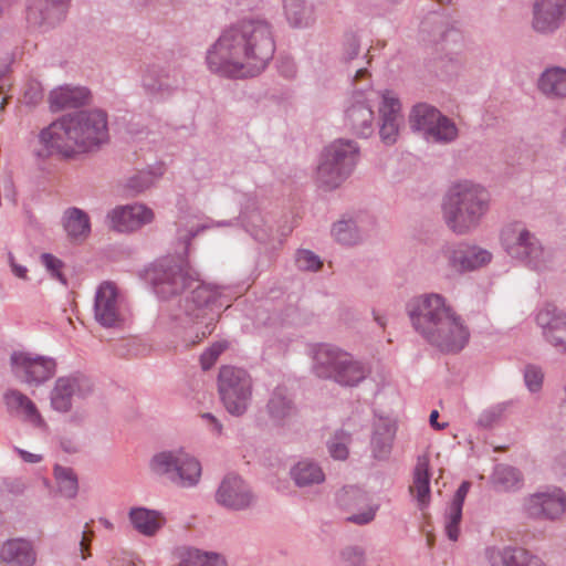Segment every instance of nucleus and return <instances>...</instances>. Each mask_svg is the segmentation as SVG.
<instances>
[{
	"mask_svg": "<svg viewBox=\"0 0 566 566\" xmlns=\"http://www.w3.org/2000/svg\"><path fill=\"white\" fill-rule=\"evenodd\" d=\"M356 69V119L359 117L360 124L356 135L363 138L371 136L375 132L374 104L382 94L371 88L369 81L370 73L366 65H357Z\"/></svg>",
	"mask_w": 566,
	"mask_h": 566,
	"instance_id": "f8f14e48",
	"label": "nucleus"
},
{
	"mask_svg": "<svg viewBox=\"0 0 566 566\" xmlns=\"http://www.w3.org/2000/svg\"><path fill=\"white\" fill-rule=\"evenodd\" d=\"M347 494H348V491H347V490H345V489H344V490H342V491L338 493V495H337L338 501H339L340 503H345V496H346Z\"/></svg>",
	"mask_w": 566,
	"mask_h": 566,
	"instance_id": "0e129e2a",
	"label": "nucleus"
},
{
	"mask_svg": "<svg viewBox=\"0 0 566 566\" xmlns=\"http://www.w3.org/2000/svg\"><path fill=\"white\" fill-rule=\"evenodd\" d=\"M69 0H29L27 19L32 24L60 21L66 10Z\"/></svg>",
	"mask_w": 566,
	"mask_h": 566,
	"instance_id": "393cba45",
	"label": "nucleus"
},
{
	"mask_svg": "<svg viewBox=\"0 0 566 566\" xmlns=\"http://www.w3.org/2000/svg\"><path fill=\"white\" fill-rule=\"evenodd\" d=\"M23 97L29 104H36L43 97V88L38 80H30L25 83Z\"/></svg>",
	"mask_w": 566,
	"mask_h": 566,
	"instance_id": "8fccbe9b",
	"label": "nucleus"
},
{
	"mask_svg": "<svg viewBox=\"0 0 566 566\" xmlns=\"http://www.w3.org/2000/svg\"><path fill=\"white\" fill-rule=\"evenodd\" d=\"M313 370L319 378L333 379L339 385L352 384L354 360L350 353L336 346L321 344L314 350Z\"/></svg>",
	"mask_w": 566,
	"mask_h": 566,
	"instance_id": "1a4fd4ad",
	"label": "nucleus"
},
{
	"mask_svg": "<svg viewBox=\"0 0 566 566\" xmlns=\"http://www.w3.org/2000/svg\"><path fill=\"white\" fill-rule=\"evenodd\" d=\"M353 155L354 146L349 140L333 143L324 153L317 168L318 181L326 188L337 187L349 175L346 166L352 161Z\"/></svg>",
	"mask_w": 566,
	"mask_h": 566,
	"instance_id": "9b49d317",
	"label": "nucleus"
},
{
	"mask_svg": "<svg viewBox=\"0 0 566 566\" xmlns=\"http://www.w3.org/2000/svg\"><path fill=\"white\" fill-rule=\"evenodd\" d=\"M462 520V506L450 504L446 513V533L449 539L459 538V525Z\"/></svg>",
	"mask_w": 566,
	"mask_h": 566,
	"instance_id": "79ce46f5",
	"label": "nucleus"
},
{
	"mask_svg": "<svg viewBox=\"0 0 566 566\" xmlns=\"http://www.w3.org/2000/svg\"><path fill=\"white\" fill-rule=\"evenodd\" d=\"M452 31L449 23L438 17L428 18L421 23L422 40L432 44L444 42Z\"/></svg>",
	"mask_w": 566,
	"mask_h": 566,
	"instance_id": "4c0bfd02",
	"label": "nucleus"
},
{
	"mask_svg": "<svg viewBox=\"0 0 566 566\" xmlns=\"http://www.w3.org/2000/svg\"><path fill=\"white\" fill-rule=\"evenodd\" d=\"M501 407H492L481 413L478 424L484 429L491 428L502 416Z\"/></svg>",
	"mask_w": 566,
	"mask_h": 566,
	"instance_id": "3c124183",
	"label": "nucleus"
},
{
	"mask_svg": "<svg viewBox=\"0 0 566 566\" xmlns=\"http://www.w3.org/2000/svg\"><path fill=\"white\" fill-rule=\"evenodd\" d=\"M70 117L64 116L40 130L32 144V155L42 163L53 156L70 158L78 153Z\"/></svg>",
	"mask_w": 566,
	"mask_h": 566,
	"instance_id": "0eeeda50",
	"label": "nucleus"
},
{
	"mask_svg": "<svg viewBox=\"0 0 566 566\" xmlns=\"http://www.w3.org/2000/svg\"><path fill=\"white\" fill-rule=\"evenodd\" d=\"M4 402L9 409L21 411L25 419L34 426L41 427L44 424L33 401L19 390H8L4 394Z\"/></svg>",
	"mask_w": 566,
	"mask_h": 566,
	"instance_id": "2f4dec72",
	"label": "nucleus"
},
{
	"mask_svg": "<svg viewBox=\"0 0 566 566\" xmlns=\"http://www.w3.org/2000/svg\"><path fill=\"white\" fill-rule=\"evenodd\" d=\"M441 112L427 103H419L411 109L409 124L413 130L422 132L423 135L428 129L433 127L434 120L440 118Z\"/></svg>",
	"mask_w": 566,
	"mask_h": 566,
	"instance_id": "72a5a7b5",
	"label": "nucleus"
},
{
	"mask_svg": "<svg viewBox=\"0 0 566 566\" xmlns=\"http://www.w3.org/2000/svg\"><path fill=\"white\" fill-rule=\"evenodd\" d=\"M296 265L300 270L317 271L322 268L321 259L308 250H301L296 255Z\"/></svg>",
	"mask_w": 566,
	"mask_h": 566,
	"instance_id": "a18cd8bd",
	"label": "nucleus"
},
{
	"mask_svg": "<svg viewBox=\"0 0 566 566\" xmlns=\"http://www.w3.org/2000/svg\"><path fill=\"white\" fill-rule=\"evenodd\" d=\"M149 275L155 292L163 298L191 289L190 295L186 298V313L197 318L206 316L207 308L216 304L221 296L219 287L201 282L198 274L184 262L160 263L151 270Z\"/></svg>",
	"mask_w": 566,
	"mask_h": 566,
	"instance_id": "7ed1b4c3",
	"label": "nucleus"
},
{
	"mask_svg": "<svg viewBox=\"0 0 566 566\" xmlns=\"http://www.w3.org/2000/svg\"><path fill=\"white\" fill-rule=\"evenodd\" d=\"M491 481L496 491H516L523 486L522 472L509 464H497L491 475Z\"/></svg>",
	"mask_w": 566,
	"mask_h": 566,
	"instance_id": "7c9ffc66",
	"label": "nucleus"
},
{
	"mask_svg": "<svg viewBox=\"0 0 566 566\" xmlns=\"http://www.w3.org/2000/svg\"><path fill=\"white\" fill-rule=\"evenodd\" d=\"M55 361L52 358L27 352H15L11 355L13 375L29 386H38L49 380L55 374Z\"/></svg>",
	"mask_w": 566,
	"mask_h": 566,
	"instance_id": "ddd939ff",
	"label": "nucleus"
},
{
	"mask_svg": "<svg viewBox=\"0 0 566 566\" xmlns=\"http://www.w3.org/2000/svg\"><path fill=\"white\" fill-rule=\"evenodd\" d=\"M269 409L274 417H284L291 409L290 401L280 392H275L269 402Z\"/></svg>",
	"mask_w": 566,
	"mask_h": 566,
	"instance_id": "09e8293b",
	"label": "nucleus"
},
{
	"mask_svg": "<svg viewBox=\"0 0 566 566\" xmlns=\"http://www.w3.org/2000/svg\"><path fill=\"white\" fill-rule=\"evenodd\" d=\"M501 242L505 252L536 272H544L553 266V254L546 250L535 233L520 221L509 223L501 231Z\"/></svg>",
	"mask_w": 566,
	"mask_h": 566,
	"instance_id": "39448f33",
	"label": "nucleus"
},
{
	"mask_svg": "<svg viewBox=\"0 0 566 566\" xmlns=\"http://www.w3.org/2000/svg\"><path fill=\"white\" fill-rule=\"evenodd\" d=\"M95 319L105 327H114L123 321L122 298L116 285L103 282L95 294Z\"/></svg>",
	"mask_w": 566,
	"mask_h": 566,
	"instance_id": "2eb2a0df",
	"label": "nucleus"
},
{
	"mask_svg": "<svg viewBox=\"0 0 566 566\" xmlns=\"http://www.w3.org/2000/svg\"><path fill=\"white\" fill-rule=\"evenodd\" d=\"M356 566H366L365 552L358 547H356Z\"/></svg>",
	"mask_w": 566,
	"mask_h": 566,
	"instance_id": "e2e57ef3",
	"label": "nucleus"
},
{
	"mask_svg": "<svg viewBox=\"0 0 566 566\" xmlns=\"http://www.w3.org/2000/svg\"><path fill=\"white\" fill-rule=\"evenodd\" d=\"M562 142L564 145H566V128L562 133Z\"/></svg>",
	"mask_w": 566,
	"mask_h": 566,
	"instance_id": "774afa93",
	"label": "nucleus"
},
{
	"mask_svg": "<svg viewBox=\"0 0 566 566\" xmlns=\"http://www.w3.org/2000/svg\"><path fill=\"white\" fill-rule=\"evenodd\" d=\"M252 378L247 370L222 366L218 376V391L226 410L233 416L243 415L252 398Z\"/></svg>",
	"mask_w": 566,
	"mask_h": 566,
	"instance_id": "6e6552de",
	"label": "nucleus"
},
{
	"mask_svg": "<svg viewBox=\"0 0 566 566\" xmlns=\"http://www.w3.org/2000/svg\"><path fill=\"white\" fill-rule=\"evenodd\" d=\"M417 333L443 354H458L469 342L470 332L462 318L436 293L420 295L407 304Z\"/></svg>",
	"mask_w": 566,
	"mask_h": 566,
	"instance_id": "f03ea898",
	"label": "nucleus"
},
{
	"mask_svg": "<svg viewBox=\"0 0 566 566\" xmlns=\"http://www.w3.org/2000/svg\"><path fill=\"white\" fill-rule=\"evenodd\" d=\"M381 105L379 106L380 126L379 136L384 144L390 146L397 142L399 126L402 120L401 103L398 97L387 91L381 95Z\"/></svg>",
	"mask_w": 566,
	"mask_h": 566,
	"instance_id": "4be33fe9",
	"label": "nucleus"
},
{
	"mask_svg": "<svg viewBox=\"0 0 566 566\" xmlns=\"http://www.w3.org/2000/svg\"><path fill=\"white\" fill-rule=\"evenodd\" d=\"M128 518L134 530L147 537L155 536L166 524V517L160 511L143 506L132 507Z\"/></svg>",
	"mask_w": 566,
	"mask_h": 566,
	"instance_id": "a878e982",
	"label": "nucleus"
},
{
	"mask_svg": "<svg viewBox=\"0 0 566 566\" xmlns=\"http://www.w3.org/2000/svg\"><path fill=\"white\" fill-rule=\"evenodd\" d=\"M524 512L535 520H558L566 512V493L556 489L552 493H535L523 503Z\"/></svg>",
	"mask_w": 566,
	"mask_h": 566,
	"instance_id": "dca6fc26",
	"label": "nucleus"
},
{
	"mask_svg": "<svg viewBox=\"0 0 566 566\" xmlns=\"http://www.w3.org/2000/svg\"><path fill=\"white\" fill-rule=\"evenodd\" d=\"M0 557L9 566H32L35 563V553L31 544L24 539H11L4 543Z\"/></svg>",
	"mask_w": 566,
	"mask_h": 566,
	"instance_id": "c85d7f7f",
	"label": "nucleus"
},
{
	"mask_svg": "<svg viewBox=\"0 0 566 566\" xmlns=\"http://www.w3.org/2000/svg\"><path fill=\"white\" fill-rule=\"evenodd\" d=\"M471 483L469 481H463L458 490L454 493V496L450 504L462 506L465 500V496L470 490Z\"/></svg>",
	"mask_w": 566,
	"mask_h": 566,
	"instance_id": "5fc2aeb1",
	"label": "nucleus"
},
{
	"mask_svg": "<svg viewBox=\"0 0 566 566\" xmlns=\"http://www.w3.org/2000/svg\"><path fill=\"white\" fill-rule=\"evenodd\" d=\"M6 104H7V97H6V96H3V95L0 93V109H3Z\"/></svg>",
	"mask_w": 566,
	"mask_h": 566,
	"instance_id": "69168bd1",
	"label": "nucleus"
},
{
	"mask_svg": "<svg viewBox=\"0 0 566 566\" xmlns=\"http://www.w3.org/2000/svg\"><path fill=\"white\" fill-rule=\"evenodd\" d=\"M54 473L59 491L66 497L75 496L77 492V480L72 470L57 465L54 469Z\"/></svg>",
	"mask_w": 566,
	"mask_h": 566,
	"instance_id": "a19ab883",
	"label": "nucleus"
},
{
	"mask_svg": "<svg viewBox=\"0 0 566 566\" xmlns=\"http://www.w3.org/2000/svg\"><path fill=\"white\" fill-rule=\"evenodd\" d=\"M545 339L558 352L566 353V314L555 305L547 304L536 315Z\"/></svg>",
	"mask_w": 566,
	"mask_h": 566,
	"instance_id": "aec40b11",
	"label": "nucleus"
},
{
	"mask_svg": "<svg viewBox=\"0 0 566 566\" xmlns=\"http://www.w3.org/2000/svg\"><path fill=\"white\" fill-rule=\"evenodd\" d=\"M537 86L539 92L549 99H563L566 97V69L552 66L539 76Z\"/></svg>",
	"mask_w": 566,
	"mask_h": 566,
	"instance_id": "cd10ccee",
	"label": "nucleus"
},
{
	"mask_svg": "<svg viewBox=\"0 0 566 566\" xmlns=\"http://www.w3.org/2000/svg\"><path fill=\"white\" fill-rule=\"evenodd\" d=\"M397 429L396 420L375 413L370 438V451L375 460L385 462L390 459Z\"/></svg>",
	"mask_w": 566,
	"mask_h": 566,
	"instance_id": "6ab92c4d",
	"label": "nucleus"
},
{
	"mask_svg": "<svg viewBox=\"0 0 566 566\" xmlns=\"http://www.w3.org/2000/svg\"><path fill=\"white\" fill-rule=\"evenodd\" d=\"M42 262L45 268L51 272L53 277H56L64 282L61 273L62 263L59 259L51 254H43Z\"/></svg>",
	"mask_w": 566,
	"mask_h": 566,
	"instance_id": "864d4df0",
	"label": "nucleus"
},
{
	"mask_svg": "<svg viewBox=\"0 0 566 566\" xmlns=\"http://www.w3.org/2000/svg\"><path fill=\"white\" fill-rule=\"evenodd\" d=\"M107 218L113 230L128 233L151 223L155 212L143 203H134L115 207L108 212Z\"/></svg>",
	"mask_w": 566,
	"mask_h": 566,
	"instance_id": "f3484780",
	"label": "nucleus"
},
{
	"mask_svg": "<svg viewBox=\"0 0 566 566\" xmlns=\"http://www.w3.org/2000/svg\"><path fill=\"white\" fill-rule=\"evenodd\" d=\"M566 18V0H536L532 25L536 32L552 33Z\"/></svg>",
	"mask_w": 566,
	"mask_h": 566,
	"instance_id": "5701e85b",
	"label": "nucleus"
},
{
	"mask_svg": "<svg viewBox=\"0 0 566 566\" xmlns=\"http://www.w3.org/2000/svg\"><path fill=\"white\" fill-rule=\"evenodd\" d=\"M486 557L492 566H541V558L522 547H491Z\"/></svg>",
	"mask_w": 566,
	"mask_h": 566,
	"instance_id": "b1692460",
	"label": "nucleus"
},
{
	"mask_svg": "<svg viewBox=\"0 0 566 566\" xmlns=\"http://www.w3.org/2000/svg\"><path fill=\"white\" fill-rule=\"evenodd\" d=\"M410 493L416 494L419 510L423 511L430 503V472L429 458L420 455L413 470V482L409 488Z\"/></svg>",
	"mask_w": 566,
	"mask_h": 566,
	"instance_id": "bb28decb",
	"label": "nucleus"
},
{
	"mask_svg": "<svg viewBox=\"0 0 566 566\" xmlns=\"http://www.w3.org/2000/svg\"><path fill=\"white\" fill-rule=\"evenodd\" d=\"M490 195L480 185L470 181L454 185L443 203V218L448 228L457 234L476 229L489 210Z\"/></svg>",
	"mask_w": 566,
	"mask_h": 566,
	"instance_id": "20e7f679",
	"label": "nucleus"
},
{
	"mask_svg": "<svg viewBox=\"0 0 566 566\" xmlns=\"http://www.w3.org/2000/svg\"><path fill=\"white\" fill-rule=\"evenodd\" d=\"M379 510V504L376 502L367 504L365 509H360L359 512H356V524L366 525L374 521L377 511Z\"/></svg>",
	"mask_w": 566,
	"mask_h": 566,
	"instance_id": "603ef678",
	"label": "nucleus"
},
{
	"mask_svg": "<svg viewBox=\"0 0 566 566\" xmlns=\"http://www.w3.org/2000/svg\"><path fill=\"white\" fill-rule=\"evenodd\" d=\"M441 254L447 261L448 269L457 274L474 271L490 263L492 259L488 250L465 243L443 247Z\"/></svg>",
	"mask_w": 566,
	"mask_h": 566,
	"instance_id": "4468645a",
	"label": "nucleus"
},
{
	"mask_svg": "<svg viewBox=\"0 0 566 566\" xmlns=\"http://www.w3.org/2000/svg\"><path fill=\"white\" fill-rule=\"evenodd\" d=\"M201 418L205 419L208 422V424L211 427V430L214 433H217V434L221 433L222 426H221V423L218 421V419L213 415H211V413H202Z\"/></svg>",
	"mask_w": 566,
	"mask_h": 566,
	"instance_id": "6e6d98bb",
	"label": "nucleus"
},
{
	"mask_svg": "<svg viewBox=\"0 0 566 566\" xmlns=\"http://www.w3.org/2000/svg\"><path fill=\"white\" fill-rule=\"evenodd\" d=\"M544 374L542 369L534 365H527L524 370L525 385L532 392H536L542 388Z\"/></svg>",
	"mask_w": 566,
	"mask_h": 566,
	"instance_id": "de8ad7c7",
	"label": "nucleus"
},
{
	"mask_svg": "<svg viewBox=\"0 0 566 566\" xmlns=\"http://www.w3.org/2000/svg\"><path fill=\"white\" fill-rule=\"evenodd\" d=\"M64 229L70 239L84 240L91 230L87 214L77 209L71 208L64 213Z\"/></svg>",
	"mask_w": 566,
	"mask_h": 566,
	"instance_id": "473e14b6",
	"label": "nucleus"
},
{
	"mask_svg": "<svg viewBox=\"0 0 566 566\" xmlns=\"http://www.w3.org/2000/svg\"><path fill=\"white\" fill-rule=\"evenodd\" d=\"M253 499L249 486L235 474L224 476L216 493V501L230 510L248 509Z\"/></svg>",
	"mask_w": 566,
	"mask_h": 566,
	"instance_id": "412c9836",
	"label": "nucleus"
},
{
	"mask_svg": "<svg viewBox=\"0 0 566 566\" xmlns=\"http://www.w3.org/2000/svg\"><path fill=\"white\" fill-rule=\"evenodd\" d=\"M274 53L270 25L261 20L244 21L226 30L207 54L209 69L227 76L259 74Z\"/></svg>",
	"mask_w": 566,
	"mask_h": 566,
	"instance_id": "f257e3e1",
	"label": "nucleus"
},
{
	"mask_svg": "<svg viewBox=\"0 0 566 566\" xmlns=\"http://www.w3.org/2000/svg\"><path fill=\"white\" fill-rule=\"evenodd\" d=\"M93 533L91 531H84L82 535V539L80 543L81 552H82V558L85 559L87 555L85 554L86 551H88V546L92 539Z\"/></svg>",
	"mask_w": 566,
	"mask_h": 566,
	"instance_id": "13d9d810",
	"label": "nucleus"
},
{
	"mask_svg": "<svg viewBox=\"0 0 566 566\" xmlns=\"http://www.w3.org/2000/svg\"><path fill=\"white\" fill-rule=\"evenodd\" d=\"M90 392L91 386L87 380L61 377L51 391V406L59 412H67L73 402L84 399Z\"/></svg>",
	"mask_w": 566,
	"mask_h": 566,
	"instance_id": "a211bd4d",
	"label": "nucleus"
},
{
	"mask_svg": "<svg viewBox=\"0 0 566 566\" xmlns=\"http://www.w3.org/2000/svg\"><path fill=\"white\" fill-rule=\"evenodd\" d=\"M101 523H102L105 527H107V528H112V524H111L107 520H103V518H102V520H101Z\"/></svg>",
	"mask_w": 566,
	"mask_h": 566,
	"instance_id": "338daca9",
	"label": "nucleus"
},
{
	"mask_svg": "<svg viewBox=\"0 0 566 566\" xmlns=\"http://www.w3.org/2000/svg\"><path fill=\"white\" fill-rule=\"evenodd\" d=\"M9 261L13 274L19 279H25L28 272L27 268L18 264L11 254L9 255Z\"/></svg>",
	"mask_w": 566,
	"mask_h": 566,
	"instance_id": "4d7b16f0",
	"label": "nucleus"
},
{
	"mask_svg": "<svg viewBox=\"0 0 566 566\" xmlns=\"http://www.w3.org/2000/svg\"><path fill=\"white\" fill-rule=\"evenodd\" d=\"M349 433L336 432L328 446L331 455L336 460H345L349 454Z\"/></svg>",
	"mask_w": 566,
	"mask_h": 566,
	"instance_id": "37998d69",
	"label": "nucleus"
},
{
	"mask_svg": "<svg viewBox=\"0 0 566 566\" xmlns=\"http://www.w3.org/2000/svg\"><path fill=\"white\" fill-rule=\"evenodd\" d=\"M78 153L87 151L108 139L107 118L102 111L80 112L69 116Z\"/></svg>",
	"mask_w": 566,
	"mask_h": 566,
	"instance_id": "9d476101",
	"label": "nucleus"
},
{
	"mask_svg": "<svg viewBox=\"0 0 566 566\" xmlns=\"http://www.w3.org/2000/svg\"><path fill=\"white\" fill-rule=\"evenodd\" d=\"M180 566H227L224 559L216 553H203L196 548L178 551Z\"/></svg>",
	"mask_w": 566,
	"mask_h": 566,
	"instance_id": "f704fd0d",
	"label": "nucleus"
},
{
	"mask_svg": "<svg viewBox=\"0 0 566 566\" xmlns=\"http://www.w3.org/2000/svg\"><path fill=\"white\" fill-rule=\"evenodd\" d=\"M227 347L228 344L226 342H218L212 344L205 353H202L200 356V364L202 369H210Z\"/></svg>",
	"mask_w": 566,
	"mask_h": 566,
	"instance_id": "49530a36",
	"label": "nucleus"
},
{
	"mask_svg": "<svg viewBox=\"0 0 566 566\" xmlns=\"http://www.w3.org/2000/svg\"><path fill=\"white\" fill-rule=\"evenodd\" d=\"M149 468L154 474L166 476L180 486H193L201 476V464L182 448L154 454Z\"/></svg>",
	"mask_w": 566,
	"mask_h": 566,
	"instance_id": "423d86ee",
	"label": "nucleus"
},
{
	"mask_svg": "<svg viewBox=\"0 0 566 566\" xmlns=\"http://www.w3.org/2000/svg\"><path fill=\"white\" fill-rule=\"evenodd\" d=\"M291 474L298 486L321 483L325 479L322 469L317 464L308 461L298 462L292 469Z\"/></svg>",
	"mask_w": 566,
	"mask_h": 566,
	"instance_id": "ea45409f",
	"label": "nucleus"
},
{
	"mask_svg": "<svg viewBox=\"0 0 566 566\" xmlns=\"http://www.w3.org/2000/svg\"><path fill=\"white\" fill-rule=\"evenodd\" d=\"M18 452H19L20 457L23 459V461H25L28 463H38L42 460V455H40V454L30 453L24 450H18Z\"/></svg>",
	"mask_w": 566,
	"mask_h": 566,
	"instance_id": "bf43d9fd",
	"label": "nucleus"
},
{
	"mask_svg": "<svg viewBox=\"0 0 566 566\" xmlns=\"http://www.w3.org/2000/svg\"><path fill=\"white\" fill-rule=\"evenodd\" d=\"M90 93L84 87L60 86L50 93L49 102L53 111L77 107L88 99Z\"/></svg>",
	"mask_w": 566,
	"mask_h": 566,
	"instance_id": "c756f323",
	"label": "nucleus"
},
{
	"mask_svg": "<svg viewBox=\"0 0 566 566\" xmlns=\"http://www.w3.org/2000/svg\"><path fill=\"white\" fill-rule=\"evenodd\" d=\"M371 366L368 363L356 361V388H359L358 399L370 401L378 392V384L371 378Z\"/></svg>",
	"mask_w": 566,
	"mask_h": 566,
	"instance_id": "c9c22d12",
	"label": "nucleus"
},
{
	"mask_svg": "<svg viewBox=\"0 0 566 566\" xmlns=\"http://www.w3.org/2000/svg\"><path fill=\"white\" fill-rule=\"evenodd\" d=\"M423 136L428 142L449 144L457 139L458 127L453 120L441 113L440 118L434 120L433 127H430Z\"/></svg>",
	"mask_w": 566,
	"mask_h": 566,
	"instance_id": "e433bc0d",
	"label": "nucleus"
},
{
	"mask_svg": "<svg viewBox=\"0 0 566 566\" xmlns=\"http://www.w3.org/2000/svg\"><path fill=\"white\" fill-rule=\"evenodd\" d=\"M352 219L338 220L333 224L332 235L342 244H350L354 238Z\"/></svg>",
	"mask_w": 566,
	"mask_h": 566,
	"instance_id": "c03bdc74",
	"label": "nucleus"
},
{
	"mask_svg": "<svg viewBox=\"0 0 566 566\" xmlns=\"http://www.w3.org/2000/svg\"><path fill=\"white\" fill-rule=\"evenodd\" d=\"M368 223L369 226H373L375 223V220L373 217L368 216L366 212H359L356 214V224L359 223L360 229H365L364 223Z\"/></svg>",
	"mask_w": 566,
	"mask_h": 566,
	"instance_id": "052dcab7",
	"label": "nucleus"
},
{
	"mask_svg": "<svg viewBox=\"0 0 566 566\" xmlns=\"http://www.w3.org/2000/svg\"><path fill=\"white\" fill-rule=\"evenodd\" d=\"M439 418V412L437 410H432L430 416H429V422L431 424V427H433L434 429H443L447 423H442L440 424L437 420Z\"/></svg>",
	"mask_w": 566,
	"mask_h": 566,
	"instance_id": "680f3d73",
	"label": "nucleus"
},
{
	"mask_svg": "<svg viewBox=\"0 0 566 566\" xmlns=\"http://www.w3.org/2000/svg\"><path fill=\"white\" fill-rule=\"evenodd\" d=\"M284 12L294 27H306L313 20V8L305 0H283Z\"/></svg>",
	"mask_w": 566,
	"mask_h": 566,
	"instance_id": "58836bf2",
	"label": "nucleus"
}]
</instances>
